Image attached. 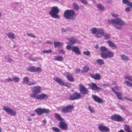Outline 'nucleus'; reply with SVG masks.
Instances as JSON below:
<instances>
[{
  "label": "nucleus",
  "mask_w": 132,
  "mask_h": 132,
  "mask_svg": "<svg viewBox=\"0 0 132 132\" xmlns=\"http://www.w3.org/2000/svg\"><path fill=\"white\" fill-rule=\"evenodd\" d=\"M92 33L93 34H96L95 36L96 37L101 38V36H104V39L108 40L111 37V35L108 34H105L103 29L101 28L97 29L96 27L91 28L90 29Z\"/></svg>",
  "instance_id": "1"
},
{
  "label": "nucleus",
  "mask_w": 132,
  "mask_h": 132,
  "mask_svg": "<svg viewBox=\"0 0 132 132\" xmlns=\"http://www.w3.org/2000/svg\"><path fill=\"white\" fill-rule=\"evenodd\" d=\"M108 23L110 24L113 25L117 29L119 30L121 29L123 26L126 24L125 21L120 18L109 20Z\"/></svg>",
  "instance_id": "2"
},
{
  "label": "nucleus",
  "mask_w": 132,
  "mask_h": 132,
  "mask_svg": "<svg viewBox=\"0 0 132 132\" xmlns=\"http://www.w3.org/2000/svg\"><path fill=\"white\" fill-rule=\"evenodd\" d=\"M100 51L102 53H100L101 56L103 59H106L108 58H111L114 56L113 53L105 47L103 46L100 47Z\"/></svg>",
  "instance_id": "3"
},
{
  "label": "nucleus",
  "mask_w": 132,
  "mask_h": 132,
  "mask_svg": "<svg viewBox=\"0 0 132 132\" xmlns=\"http://www.w3.org/2000/svg\"><path fill=\"white\" fill-rule=\"evenodd\" d=\"M63 16L66 19L72 20L75 19L76 14L73 10H67L64 11Z\"/></svg>",
  "instance_id": "4"
},
{
  "label": "nucleus",
  "mask_w": 132,
  "mask_h": 132,
  "mask_svg": "<svg viewBox=\"0 0 132 132\" xmlns=\"http://www.w3.org/2000/svg\"><path fill=\"white\" fill-rule=\"evenodd\" d=\"M59 11V10L57 6H53L52 7L51 11L49 12V14L53 18L59 19V16L57 14Z\"/></svg>",
  "instance_id": "5"
},
{
  "label": "nucleus",
  "mask_w": 132,
  "mask_h": 132,
  "mask_svg": "<svg viewBox=\"0 0 132 132\" xmlns=\"http://www.w3.org/2000/svg\"><path fill=\"white\" fill-rule=\"evenodd\" d=\"M42 92V88L39 86H35L32 88V92L30 95V96L33 98H35L38 95V94Z\"/></svg>",
  "instance_id": "6"
},
{
  "label": "nucleus",
  "mask_w": 132,
  "mask_h": 132,
  "mask_svg": "<svg viewBox=\"0 0 132 132\" xmlns=\"http://www.w3.org/2000/svg\"><path fill=\"white\" fill-rule=\"evenodd\" d=\"M74 107L73 105H69L63 107L61 110V112L63 113H71L73 111Z\"/></svg>",
  "instance_id": "7"
},
{
  "label": "nucleus",
  "mask_w": 132,
  "mask_h": 132,
  "mask_svg": "<svg viewBox=\"0 0 132 132\" xmlns=\"http://www.w3.org/2000/svg\"><path fill=\"white\" fill-rule=\"evenodd\" d=\"M35 111L37 113L38 115L40 116L44 113L49 114L50 110L48 109L45 108H38L35 110Z\"/></svg>",
  "instance_id": "8"
},
{
  "label": "nucleus",
  "mask_w": 132,
  "mask_h": 132,
  "mask_svg": "<svg viewBox=\"0 0 132 132\" xmlns=\"http://www.w3.org/2000/svg\"><path fill=\"white\" fill-rule=\"evenodd\" d=\"M54 80L61 86H63L67 87L70 86L71 85L68 82H63L62 79L57 77H55L53 78Z\"/></svg>",
  "instance_id": "9"
},
{
  "label": "nucleus",
  "mask_w": 132,
  "mask_h": 132,
  "mask_svg": "<svg viewBox=\"0 0 132 132\" xmlns=\"http://www.w3.org/2000/svg\"><path fill=\"white\" fill-rule=\"evenodd\" d=\"M3 110L6 113L10 114L11 116H14L16 114V112L15 111H13L11 108L8 106H3Z\"/></svg>",
  "instance_id": "10"
},
{
  "label": "nucleus",
  "mask_w": 132,
  "mask_h": 132,
  "mask_svg": "<svg viewBox=\"0 0 132 132\" xmlns=\"http://www.w3.org/2000/svg\"><path fill=\"white\" fill-rule=\"evenodd\" d=\"M79 91L82 94L85 95L89 92V91L88 88L82 84H80L79 85Z\"/></svg>",
  "instance_id": "11"
},
{
  "label": "nucleus",
  "mask_w": 132,
  "mask_h": 132,
  "mask_svg": "<svg viewBox=\"0 0 132 132\" xmlns=\"http://www.w3.org/2000/svg\"><path fill=\"white\" fill-rule=\"evenodd\" d=\"M81 95L79 93L75 92L70 96L69 99L71 100H78L81 98Z\"/></svg>",
  "instance_id": "12"
},
{
  "label": "nucleus",
  "mask_w": 132,
  "mask_h": 132,
  "mask_svg": "<svg viewBox=\"0 0 132 132\" xmlns=\"http://www.w3.org/2000/svg\"><path fill=\"white\" fill-rule=\"evenodd\" d=\"M110 119L117 122L122 121L124 120L123 119L121 116L117 114H114V115H112Z\"/></svg>",
  "instance_id": "13"
},
{
  "label": "nucleus",
  "mask_w": 132,
  "mask_h": 132,
  "mask_svg": "<svg viewBox=\"0 0 132 132\" xmlns=\"http://www.w3.org/2000/svg\"><path fill=\"white\" fill-rule=\"evenodd\" d=\"M22 83L26 84L29 86L33 85L36 84L35 81L34 80L29 82V79L27 77H25L23 78Z\"/></svg>",
  "instance_id": "14"
},
{
  "label": "nucleus",
  "mask_w": 132,
  "mask_h": 132,
  "mask_svg": "<svg viewBox=\"0 0 132 132\" xmlns=\"http://www.w3.org/2000/svg\"><path fill=\"white\" fill-rule=\"evenodd\" d=\"M27 70L28 71L31 72H39L42 71V69L40 67H38L36 68L35 67L32 66H29L27 68Z\"/></svg>",
  "instance_id": "15"
},
{
  "label": "nucleus",
  "mask_w": 132,
  "mask_h": 132,
  "mask_svg": "<svg viewBox=\"0 0 132 132\" xmlns=\"http://www.w3.org/2000/svg\"><path fill=\"white\" fill-rule=\"evenodd\" d=\"M48 97L47 95L45 93H41L38 95L35 98L38 100H45L47 99Z\"/></svg>",
  "instance_id": "16"
},
{
  "label": "nucleus",
  "mask_w": 132,
  "mask_h": 132,
  "mask_svg": "<svg viewBox=\"0 0 132 132\" xmlns=\"http://www.w3.org/2000/svg\"><path fill=\"white\" fill-rule=\"evenodd\" d=\"M58 126L61 129L63 130H66L68 129V125L65 122V121H60Z\"/></svg>",
  "instance_id": "17"
},
{
  "label": "nucleus",
  "mask_w": 132,
  "mask_h": 132,
  "mask_svg": "<svg viewBox=\"0 0 132 132\" xmlns=\"http://www.w3.org/2000/svg\"><path fill=\"white\" fill-rule=\"evenodd\" d=\"M91 88L94 90L100 91L102 90V89L100 87H98L94 83H92L89 85Z\"/></svg>",
  "instance_id": "18"
},
{
  "label": "nucleus",
  "mask_w": 132,
  "mask_h": 132,
  "mask_svg": "<svg viewBox=\"0 0 132 132\" xmlns=\"http://www.w3.org/2000/svg\"><path fill=\"white\" fill-rule=\"evenodd\" d=\"M98 129L101 132H109L110 131L108 128L106 126H104L102 125H99Z\"/></svg>",
  "instance_id": "19"
},
{
  "label": "nucleus",
  "mask_w": 132,
  "mask_h": 132,
  "mask_svg": "<svg viewBox=\"0 0 132 132\" xmlns=\"http://www.w3.org/2000/svg\"><path fill=\"white\" fill-rule=\"evenodd\" d=\"M92 97L95 102L98 103H102L103 102V100L101 98L98 97L96 95H92Z\"/></svg>",
  "instance_id": "20"
},
{
  "label": "nucleus",
  "mask_w": 132,
  "mask_h": 132,
  "mask_svg": "<svg viewBox=\"0 0 132 132\" xmlns=\"http://www.w3.org/2000/svg\"><path fill=\"white\" fill-rule=\"evenodd\" d=\"M112 90L115 94L116 95L118 99L120 100H123V98L122 96V94L121 93L117 92L114 89L112 88H111Z\"/></svg>",
  "instance_id": "21"
},
{
  "label": "nucleus",
  "mask_w": 132,
  "mask_h": 132,
  "mask_svg": "<svg viewBox=\"0 0 132 132\" xmlns=\"http://www.w3.org/2000/svg\"><path fill=\"white\" fill-rule=\"evenodd\" d=\"M90 77L95 80H99L101 78L100 75L98 73H96L95 74H90Z\"/></svg>",
  "instance_id": "22"
},
{
  "label": "nucleus",
  "mask_w": 132,
  "mask_h": 132,
  "mask_svg": "<svg viewBox=\"0 0 132 132\" xmlns=\"http://www.w3.org/2000/svg\"><path fill=\"white\" fill-rule=\"evenodd\" d=\"M122 3L132 9V2L129 0H122Z\"/></svg>",
  "instance_id": "23"
},
{
  "label": "nucleus",
  "mask_w": 132,
  "mask_h": 132,
  "mask_svg": "<svg viewBox=\"0 0 132 132\" xmlns=\"http://www.w3.org/2000/svg\"><path fill=\"white\" fill-rule=\"evenodd\" d=\"M72 51L77 55H79L81 53L79 48L77 46H74L72 47Z\"/></svg>",
  "instance_id": "24"
},
{
  "label": "nucleus",
  "mask_w": 132,
  "mask_h": 132,
  "mask_svg": "<svg viewBox=\"0 0 132 132\" xmlns=\"http://www.w3.org/2000/svg\"><path fill=\"white\" fill-rule=\"evenodd\" d=\"M65 76L68 80L70 81L73 82L75 80L73 77L72 76L71 74L67 73L66 75H64Z\"/></svg>",
  "instance_id": "25"
},
{
  "label": "nucleus",
  "mask_w": 132,
  "mask_h": 132,
  "mask_svg": "<svg viewBox=\"0 0 132 132\" xmlns=\"http://www.w3.org/2000/svg\"><path fill=\"white\" fill-rule=\"evenodd\" d=\"M107 43L110 47L113 48L114 49H117V48L116 45L111 41L110 40L108 41Z\"/></svg>",
  "instance_id": "26"
},
{
  "label": "nucleus",
  "mask_w": 132,
  "mask_h": 132,
  "mask_svg": "<svg viewBox=\"0 0 132 132\" xmlns=\"http://www.w3.org/2000/svg\"><path fill=\"white\" fill-rule=\"evenodd\" d=\"M120 56L121 60L123 61H128L129 60V58L125 55L121 54L120 55Z\"/></svg>",
  "instance_id": "27"
},
{
  "label": "nucleus",
  "mask_w": 132,
  "mask_h": 132,
  "mask_svg": "<svg viewBox=\"0 0 132 132\" xmlns=\"http://www.w3.org/2000/svg\"><path fill=\"white\" fill-rule=\"evenodd\" d=\"M8 37L10 39H14L15 38V35L12 32H9L7 34Z\"/></svg>",
  "instance_id": "28"
},
{
  "label": "nucleus",
  "mask_w": 132,
  "mask_h": 132,
  "mask_svg": "<svg viewBox=\"0 0 132 132\" xmlns=\"http://www.w3.org/2000/svg\"><path fill=\"white\" fill-rule=\"evenodd\" d=\"M55 118L57 120L60 121H64V120L62 118L59 114L57 113H55Z\"/></svg>",
  "instance_id": "29"
},
{
  "label": "nucleus",
  "mask_w": 132,
  "mask_h": 132,
  "mask_svg": "<svg viewBox=\"0 0 132 132\" xmlns=\"http://www.w3.org/2000/svg\"><path fill=\"white\" fill-rule=\"evenodd\" d=\"M54 44L55 48H56L57 47H60L62 46L63 45V44L62 43L58 42H54Z\"/></svg>",
  "instance_id": "30"
},
{
  "label": "nucleus",
  "mask_w": 132,
  "mask_h": 132,
  "mask_svg": "<svg viewBox=\"0 0 132 132\" xmlns=\"http://www.w3.org/2000/svg\"><path fill=\"white\" fill-rule=\"evenodd\" d=\"M72 7L73 9L76 11L78 10L80 8V7L75 2H74L73 3Z\"/></svg>",
  "instance_id": "31"
},
{
  "label": "nucleus",
  "mask_w": 132,
  "mask_h": 132,
  "mask_svg": "<svg viewBox=\"0 0 132 132\" xmlns=\"http://www.w3.org/2000/svg\"><path fill=\"white\" fill-rule=\"evenodd\" d=\"M96 7L98 9L101 11H103L105 9L104 7L101 4H97Z\"/></svg>",
  "instance_id": "32"
},
{
  "label": "nucleus",
  "mask_w": 132,
  "mask_h": 132,
  "mask_svg": "<svg viewBox=\"0 0 132 132\" xmlns=\"http://www.w3.org/2000/svg\"><path fill=\"white\" fill-rule=\"evenodd\" d=\"M70 43L72 44H75L76 42V39L73 37H70L68 39Z\"/></svg>",
  "instance_id": "33"
},
{
  "label": "nucleus",
  "mask_w": 132,
  "mask_h": 132,
  "mask_svg": "<svg viewBox=\"0 0 132 132\" xmlns=\"http://www.w3.org/2000/svg\"><path fill=\"white\" fill-rule=\"evenodd\" d=\"M63 60V58L62 56H55L54 60L59 61H62Z\"/></svg>",
  "instance_id": "34"
},
{
  "label": "nucleus",
  "mask_w": 132,
  "mask_h": 132,
  "mask_svg": "<svg viewBox=\"0 0 132 132\" xmlns=\"http://www.w3.org/2000/svg\"><path fill=\"white\" fill-rule=\"evenodd\" d=\"M89 69V67L87 66H86L83 68L81 72L82 73H85L88 71Z\"/></svg>",
  "instance_id": "35"
},
{
  "label": "nucleus",
  "mask_w": 132,
  "mask_h": 132,
  "mask_svg": "<svg viewBox=\"0 0 132 132\" xmlns=\"http://www.w3.org/2000/svg\"><path fill=\"white\" fill-rule=\"evenodd\" d=\"M28 59L29 60L31 61H36L38 59H41L42 60V59H41L40 57H32L30 56H29L28 57Z\"/></svg>",
  "instance_id": "36"
},
{
  "label": "nucleus",
  "mask_w": 132,
  "mask_h": 132,
  "mask_svg": "<svg viewBox=\"0 0 132 132\" xmlns=\"http://www.w3.org/2000/svg\"><path fill=\"white\" fill-rule=\"evenodd\" d=\"M97 63L98 65H103L104 64L103 60L102 59H98L96 60Z\"/></svg>",
  "instance_id": "37"
},
{
  "label": "nucleus",
  "mask_w": 132,
  "mask_h": 132,
  "mask_svg": "<svg viewBox=\"0 0 132 132\" xmlns=\"http://www.w3.org/2000/svg\"><path fill=\"white\" fill-rule=\"evenodd\" d=\"M124 128L126 132H132L129 128V126L125 125L124 126Z\"/></svg>",
  "instance_id": "38"
},
{
  "label": "nucleus",
  "mask_w": 132,
  "mask_h": 132,
  "mask_svg": "<svg viewBox=\"0 0 132 132\" xmlns=\"http://www.w3.org/2000/svg\"><path fill=\"white\" fill-rule=\"evenodd\" d=\"M125 83L127 86H130L132 88V82H130L128 81L125 80Z\"/></svg>",
  "instance_id": "39"
},
{
  "label": "nucleus",
  "mask_w": 132,
  "mask_h": 132,
  "mask_svg": "<svg viewBox=\"0 0 132 132\" xmlns=\"http://www.w3.org/2000/svg\"><path fill=\"white\" fill-rule=\"evenodd\" d=\"M125 77L126 79L129 80L130 81H132V76H129L127 75H125Z\"/></svg>",
  "instance_id": "40"
},
{
  "label": "nucleus",
  "mask_w": 132,
  "mask_h": 132,
  "mask_svg": "<svg viewBox=\"0 0 132 132\" xmlns=\"http://www.w3.org/2000/svg\"><path fill=\"white\" fill-rule=\"evenodd\" d=\"M52 130L54 131L55 132H60V130L57 127H53L52 128Z\"/></svg>",
  "instance_id": "41"
},
{
  "label": "nucleus",
  "mask_w": 132,
  "mask_h": 132,
  "mask_svg": "<svg viewBox=\"0 0 132 132\" xmlns=\"http://www.w3.org/2000/svg\"><path fill=\"white\" fill-rule=\"evenodd\" d=\"M13 81H14L15 82H18L19 81V78L16 77H14L13 79Z\"/></svg>",
  "instance_id": "42"
},
{
  "label": "nucleus",
  "mask_w": 132,
  "mask_h": 132,
  "mask_svg": "<svg viewBox=\"0 0 132 132\" xmlns=\"http://www.w3.org/2000/svg\"><path fill=\"white\" fill-rule=\"evenodd\" d=\"M111 15L113 18H117L119 16V15L118 14L113 13H111Z\"/></svg>",
  "instance_id": "43"
},
{
  "label": "nucleus",
  "mask_w": 132,
  "mask_h": 132,
  "mask_svg": "<svg viewBox=\"0 0 132 132\" xmlns=\"http://www.w3.org/2000/svg\"><path fill=\"white\" fill-rule=\"evenodd\" d=\"M27 35L28 36L30 37L31 38H35L36 37L34 35L32 34L31 33H27Z\"/></svg>",
  "instance_id": "44"
},
{
  "label": "nucleus",
  "mask_w": 132,
  "mask_h": 132,
  "mask_svg": "<svg viewBox=\"0 0 132 132\" xmlns=\"http://www.w3.org/2000/svg\"><path fill=\"white\" fill-rule=\"evenodd\" d=\"M52 52L51 50H44L43 51V52L44 53H51Z\"/></svg>",
  "instance_id": "45"
},
{
  "label": "nucleus",
  "mask_w": 132,
  "mask_h": 132,
  "mask_svg": "<svg viewBox=\"0 0 132 132\" xmlns=\"http://www.w3.org/2000/svg\"><path fill=\"white\" fill-rule=\"evenodd\" d=\"M125 11L126 12H129L131 11V9L129 7H127L125 9Z\"/></svg>",
  "instance_id": "46"
},
{
  "label": "nucleus",
  "mask_w": 132,
  "mask_h": 132,
  "mask_svg": "<svg viewBox=\"0 0 132 132\" xmlns=\"http://www.w3.org/2000/svg\"><path fill=\"white\" fill-rule=\"evenodd\" d=\"M83 53L84 54L87 55V56H88L90 55V52L89 51H84L83 52Z\"/></svg>",
  "instance_id": "47"
},
{
  "label": "nucleus",
  "mask_w": 132,
  "mask_h": 132,
  "mask_svg": "<svg viewBox=\"0 0 132 132\" xmlns=\"http://www.w3.org/2000/svg\"><path fill=\"white\" fill-rule=\"evenodd\" d=\"M81 3L85 5L87 4V2L86 0H80Z\"/></svg>",
  "instance_id": "48"
},
{
  "label": "nucleus",
  "mask_w": 132,
  "mask_h": 132,
  "mask_svg": "<svg viewBox=\"0 0 132 132\" xmlns=\"http://www.w3.org/2000/svg\"><path fill=\"white\" fill-rule=\"evenodd\" d=\"M66 48L68 50H70L71 49L72 50V47L69 45H67L66 46Z\"/></svg>",
  "instance_id": "49"
},
{
  "label": "nucleus",
  "mask_w": 132,
  "mask_h": 132,
  "mask_svg": "<svg viewBox=\"0 0 132 132\" xmlns=\"http://www.w3.org/2000/svg\"><path fill=\"white\" fill-rule=\"evenodd\" d=\"M5 80L8 81H13V79L12 78H9L6 79Z\"/></svg>",
  "instance_id": "50"
},
{
  "label": "nucleus",
  "mask_w": 132,
  "mask_h": 132,
  "mask_svg": "<svg viewBox=\"0 0 132 132\" xmlns=\"http://www.w3.org/2000/svg\"><path fill=\"white\" fill-rule=\"evenodd\" d=\"M61 30L63 32H67V28L66 29H65L64 28H62L61 29Z\"/></svg>",
  "instance_id": "51"
},
{
  "label": "nucleus",
  "mask_w": 132,
  "mask_h": 132,
  "mask_svg": "<svg viewBox=\"0 0 132 132\" xmlns=\"http://www.w3.org/2000/svg\"><path fill=\"white\" fill-rule=\"evenodd\" d=\"M80 71V69H76L75 70L74 72L76 73H79Z\"/></svg>",
  "instance_id": "52"
},
{
  "label": "nucleus",
  "mask_w": 132,
  "mask_h": 132,
  "mask_svg": "<svg viewBox=\"0 0 132 132\" xmlns=\"http://www.w3.org/2000/svg\"><path fill=\"white\" fill-rule=\"evenodd\" d=\"M88 108L90 111V112L92 113H93L94 112V111L92 110V109L90 107V106H88Z\"/></svg>",
  "instance_id": "53"
},
{
  "label": "nucleus",
  "mask_w": 132,
  "mask_h": 132,
  "mask_svg": "<svg viewBox=\"0 0 132 132\" xmlns=\"http://www.w3.org/2000/svg\"><path fill=\"white\" fill-rule=\"evenodd\" d=\"M45 43L46 44H53V42L51 41H47Z\"/></svg>",
  "instance_id": "54"
},
{
  "label": "nucleus",
  "mask_w": 132,
  "mask_h": 132,
  "mask_svg": "<svg viewBox=\"0 0 132 132\" xmlns=\"http://www.w3.org/2000/svg\"><path fill=\"white\" fill-rule=\"evenodd\" d=\"M60 52L61 53L64 54L65 53V52L63 50H60Z\"/></svg>",
  "instance_id": "55"
},
{
  "label": "nucleus",
  "mask_w": 132,
  "mask_h": 132,
  "mask_svg": "<svg viewBox=\"0 0 132 132\" xmlns=\"http://www.w3.org/2000/svg\"><path fill=\"white\" fill-rule=\"evenodd\" d=\"M13 61V60L11 58H9L7 59V61L9 62H11Z\"/></svg>",
  "instance_id": "56"
},
{
  "label": "nucleus",
  "mask_w": 132,
  "mask_h": 132,
  "mask_svg": "<svg viewBox=\"0 0 132 132\" xmlns=\"http://www.w3.org/2000/svg\"><path fill=\"white\" fill-rule=\"evenodd\" d=\"M125 99H126V100H127L128 101H132V100L131 99H130V98H127L126 97H125Z\"/></svg>",
  "instance_id": "57"
},
{
  "label": "nucleus",
  "mask_w": 132,
  "mask_h": 132,
  "mask_svg": "<svg viewBox=\"0 0 132 132\" xmlns=\"http://www.w3.org/2000/svg\"><path fill=\"white\" fill-rule=\"evenodd\" d=\"M119 106H120V107L122 109V110H125V109H126L125 108H124V107H123L122 106H121V105H119Z\"/></svg>",
  "instance_id": "58"
},
{
  "label": "nucleus",
  "mask_w": 132,
  "mask_h": 132,
  "mask_svg": "<svg viewBox=\"0 0 132 132\" xmlns=\"http://www.w3.org/2000/svg\"><path fill=\"white\" fill-rule=\"evenodd\" d=\"M67 31H72V29L70 28L69 27L67 28Z\"/></svg>",
  "instance_id": "59"
},
{
  "label": "nucleus",
  "mask_w": 132,
  "mask_h": 132,
  "mask_svg": "<svg viewBox=\"0 0 132 132\" xmlns=\"http://www.w3.org/2000/svg\"><path fill=\"white\" fill-rule=\"evenodd\" d=\"M102 85L104 86L108 87L109 85V84H103Z\"/></svg>",
  "instance_id": "60"
},
{
  "label": "nucleus",
  "mask_w": 132,
  "mask_h": 132,
  "mask_svg": "<svg viewBox=\"0 0 132 132\" xmlns=\"http://www.w3.org/2000/svg\"><path fill=\"white\" fill-rule=\"evenodd\" d=\"M118 132H124V131L123 130L120 129Z\"/></svg>",
  "instance_id": "61"
},
{
  "label": "nucleus",
  "mask_w": 132,
  "mask_h": 132,
  "mask_svg": "<svg viewBox=\"0 0 132 132\" xmlns=\"http://www.w3.org/2000/svg\"><path fill=\"white\" fill-rule=\"evenodd\" d=\"M95 48H96V49H98L99 48V46H98L97 45H96V46H95Z\"/></svg>",
  "instance_id": "62"
},
{
  "label": "nucleus",
  "mask_w": 132,
  "mask_h": 132,
  "mask_svg": "<svg viewBox=\"0 0 132 132\" xmlns=\"http://www.w3.org/2000/svg\"><path fill=\"white\" fill-rule=\"evenodd\" d=\"M43 122L44 123H46V120L45 119H44L43 120Z\"/></svg>",
  "instance_id": "63"
},
{
  "label": "nucleus",
  "mask_w": 132,
  "mask_h": 132,
  "mask_svg": "<svg viewBox=\"0 0 132 132\" xmlns=\"http://www.w3.org/2000/svg\"><path fill=\"white\" fill-rule=\"evenodd\" d=\"M31 116H35V113H33L31 114Z\"/></svg>",
  "instance_id": "64"
}]
</instances>
